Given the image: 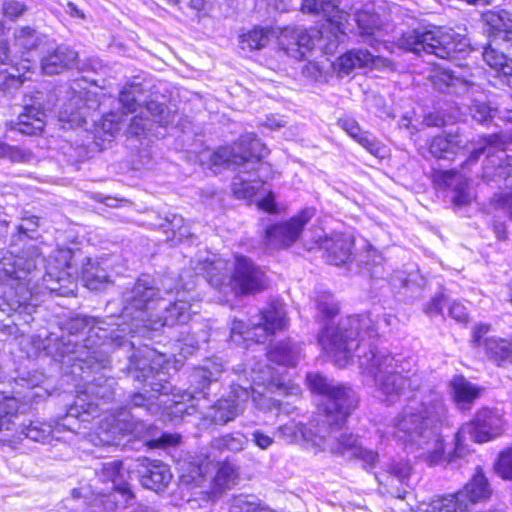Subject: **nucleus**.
<instances>
[{
	"label": "nucleus",
	"mask_w": 512,
	"mask_h": 512,
	"mask_svg": "<svg viewBox=\"0 0 512 512\" xmlns=\"http://www.w3.org/2000/svg\"><path fill=\"white\" fill-rule=\"evenodd\" d=\"M131 331L128 326L113 328L107 319L77 314L66 319L56 333L48 329L40 331L38 350L59 365L61 382L72 385L79 393L58 425L69 431L79 428L78 422H86L107 410L102 405L112 403L117 395L116 379L109 373L113 359L133 353L139 337L161 342L162 335L146 327L135 329L132 339L123 334Z\"/></svg>",
	"instance_id": "obj_1"
},
{
	"label": "nucleus",
	"mask_w": 512,
	"mask_h": 512,
	"mask_svg": "<svg viewBox=\"0 0 512 512\" xmlns=\"http://www.w3.org/2000/svg\"><path fill=\"white\" fill-rule=\"evenodd\" d=\"M170 369L171 363L165 351L149 347L147 343L136 346L128 356V362L119 367V370L138 383L136 388L141 390L131 393L125 405L119 409L118 415L113 418V433L142 436L153 429V424L144 417L157 415L163 406H168L167 401L160 399L161 396H176ZM223 372V365L215 362L194 368L182 400L172 399L169 404V407L174 408L173 413L181 417L192 415L196 410L206 407L201 406V401L213 402L206 415L211 422L223 426L233 421L243 411V406L254 389L248 380H245V384L232 382L227 395L214 402L211 397L215 398L221 390Z\"/></svg>",
	"instance_id": "obj_2"
},
{
	"label": "nucleus",
	"mask_w": 512,
	"mask_h": 512,
	"mask_svg": "<svg viewBox=\"0 0 512 512\" xmlns=\"http://www.w3.org/2000/svg\"><path fill=\"white\" fill-rule=\"evenodd\" d=\"M317 310L321 320L326 322L318 338L323 348L342 365L347 364L354 355L358 357L360 366L373 377L377 389L386 396L388 404L393 403L406 390L419 389L420 377L416 373L409 374L404 357L378 349V327L371 312L347 316L337 325L331 326L328 322L337 316L339 307L330 294L317 301Z\"/></svg>",
	"instance_id": "obj_3"
},
{
	"label": "nucleus",
	"mask_w": 512,
	"mask_h": 512,
	"mask_svg": "<svg viewBox=\"0 0 512 512\" xmlns=\"http://www.w3.org/2000/svg\"><path fill=\"white\" fill-rule=\"evenodd\" d=\"M203 281L201 275L187 270L179 275L176 281L172 277H163L159 280L149 274H141L133 286L123 293V307L119 316L111 315L106 319L113 328L128 326L131 331L123 333L126 338L132 339L135 329L146 327L156 330L162 335L161 342H155L139 337L140 343H147L149 347L166 348L167 336L164 328L185 326L191 318V301L196 300L199 294H192L194 289Z\"/></svg>",
	"instance_id": "obj_4"
},
{
	"label": "nucleus",
	"mask_w": 512,
	"mask_h": 512,
	"mask_svg": "<svg viewBox=\"0 0 512 512\" xmlns=\"http://www.w3.org/2000/svg\"><path fill=\"white\" fill-rule=\"evenodd\" d=\"M306 383L313 394L320 396L318 406L328 426V435L319 434L306 424L291 420L279 426L281 436L291 443L303 442L315 452L329 450L334 455L358 460L366 471L377 477L378 452L364 447L358 435L340 432L357 407L356 392L351 386L335 382L319 372L307 373Z\"/></svg>",
	"instance_id": "obj_5"
},
{
	"label": "nucleus",
	"mask_w": 512,
	"mask_h": 512,
	"mask_svg": "<svg viewBox=\"0 0 512 512\" xmlns=\"http://www.w3.org/2000/svg\"><path fill=\"white\" fill-rule=\"evenodd\" d=\"M0 279L7 283L3 285L0 294V311L17 327L29 326L31 329H41L39 319L43 309L40 305L45 296H74L77 283L65 269L40 267L39 273H31L21 277L17 274H7L0 261Z\"/></svg>",
	"instance_id": "obj_6"
},
{
	"label": "nucleus",
	"mask_w": 512,
	"mask_h": 512,
	"mask_svg": "<svg viewBox=\"0 0 512 512\" xmlns=\"http://www.w3.org/2000/svg\"><path fill=\"white\" fill-rule=\"evenodd\" d=\"M399 46L419 57L434 56L455 63L461 71L450 67L438 66L431 75L433 87L441 93L462 96L470 94L476 82V74L466 69L468 63H462L469 54L466 39L455 32L437 30H412L403 33L398 40Z\"/></svg>",
	"instance_id": "obj_7"
},
{
	"label": "nucleus",
	"mask_w": 512,
	"mask_h": 512,
	"mask_svg": "<svg viewBox=\"0 0 512 512\" xmlns=\"http://www.w3.org/2000/svg\"><path fill=\"white\" fill-rule=\"evenodd\" d=\"M395 438L407 447L427 449L426 461L429 466L441 463L453 464L470 450L466 441L480 444V412L476 411L472 421L464 423L454 436V446L445 451V441L439 432L436 419L423 413L402 414L395 419Z\"/></svg>",
	"instance_id": "obj_8"
},
{
	"label": "nucleus",
	"mask_w": 512,
	"mask_h": 512,
	"mask_svg": "<svg viewBox=\"0 0 512 512\" xmlns=\"http://www.w3.org/2000/svg\"><path fill=\"white\" fill-rule=\"evenodd\" d=\"M268 153L255 134H248L242 136L235 147L217 148L210 156V164L212 167L238 168L240 174L233 180V193L239 199H250L264 184L259 171L270 169V165L263 161Z\"/></svg>",
	"instance_id": "obj_9"
},
{
	"label": "nucleus",
	"mask_w": 512,
	"mask_h": 512,
	"mask_svg": "<svg viewBox=\"0 0 512 512\" xmlns=\"http://www.w3.org/2000/svg\"><path fill=\"white\" fill-rule=\"evenodd\" d=\"M341 0H302L303 13L322 14L327 20L323 29L310 28L309 30L295 27L292 29V47L288 48L291 56L304 60L315 48H319L327 55H333L339 44L346 37L348 15L340 8Z\"/></svg>",
	"instance_id": "obj_10"
},
{
	"label": "nucleus",
	"mask_w": 512,
	"mask_h": 512,
	"mask_svg": "<svg viewBox=\"0 0 512 512\" xmlns=\"http://www.w3.org/2000/svg\"><path fill=\"white\" fill-rule=\"evenodd\" d=\"M193 263L196 274L221 293L230 291L237 297H243L260 293L268 286L264 269L243 254L234 255L233 269L229 275L227 264L221 259L207 257Z\"/></svg>",
	"instance_id": "obj_11"
},
{
	"label": "nucleus",
	"mask_w": 512,
	"mask_h": 512,
	"mask_svg": "<svg viewBox=\"0 0 512 512\" xmlns=\"http://www.w3.org/2000/svg\"><path fill=\"white\" fill-rule=\"evenodd\" d=\"M41 218L33 214H25L12 233L7 253L2 257V268L5 273L17 274L21 277L31 273H39L40 267H46L37 241Z\"/></svg>",
	"instance_id": "obj_12"
},
{
	"label": "nucleus",
	"mask_w": 512,
	"mask_h": 512,
	"mask_svg": "<svg viewBox=\"0 0 512 512\" xmlns=\"http://www.w3.org/2000/svg\"><path fill=\"white\" fill-rule=\"evenodd\" d=\"M482 33L488 37L482 58L497 76L512 75V18L505 10L482 12Z\"/></svg>",
	"instance_id": "obj_13"
},
{
	"label": "nucleus",
	"mask_w": 512,
	"mask_h": 512,
	"mask_svg": "<svg viewBox=\"0 0 512 512\" xmlns=\"http://www.w3.org/2000/svg\"><path fill=\"white\" fill-rule=\"evenodd\" d=\"M316 209L306 206L287 220L267 225L263 232V243L267 248L282 250L296 243L306 225L315 216Z\"/></svg>",
	"instance_id": "obj_14"
},
{
	"label": "nucleus",
	"mask_w": 512,
	"mask_h": 512,
	"mask_svg": "<svg viewBox=\"0 0 512 512\" xmlns=\"http://www.w3.org/2000/svg\"><path fill=\"white\" fill-rule=\"evenodd\" d=\"M435 184L450 191L451 203L455 213L471 218L480 211V203L471 193V182L454 171H441L435 175Z\"/></svg>",
	"instance_id": "obj_15"
},
{
	"label": "nucleus",
	"mask_w": 512,
	"mask_h": 512,
	"mask_svg": "<svg viewBox=\"0 0 512 512\" xmlns=\"http://www.w3.org/2000/svg\"><path fill=\"white\" fill-rule=\"evenodd\" d=\"M209 337V331L203 327L196 329L187 324L182 326L174 340L167 338L166 341H164L166 346L171 345V353L164 350L167 353L168 361L170 362V356H176V353L182 358L194 355L201 348V345L208 342ZM160 350L163 351L162 349Z\"/></svg>",
	"instance_id": "obj_16"
},
{
	"label": "nucleus",
	"mask_w": 512,
	"mask_h": 512,
	"mask_svg": "<svg viewBox=\"0 0 512 512\" xmlns=\"http://www.w3.org/2000/svg\"><path fill=\"white\" fill-rule=\"evenodd\" d=\"M316 245L323 251V257L331 265H346L353 258L354 240L344 234L319 238Z\"/></svg>",
	"instance_id": "obj_17"
},
{
	"label": "nucleus",
	"mask_w": 512,
	"mask_h": 512,
	"mask_svg": "<svg viewBox=\"0 0 512 512\" xmlns=\"http://www.w3.org/2000/svg\"><path fill=\"white\" fill-rule=\"evenodd\" d=\"M78 52L66 44L49 46L41 57V71L45 75H57L74 67Z\"/></svg>",
	"instance_id": "obj_18"
},
{
	"label": "nucleus",
	"mask_w": 512,
	"mask_h": 512,
	"mask_svg": "<svg viewBox=\"0 0 512 512\" xmlns=\"http://www.w3.org/2000/svg\"><path fill=\"white\" fill-rule=\"evenodd\" d=\"M46 112L38 102L25 104L15 121H11L10 131L26 136L40 135L46 126Z\"/></svg>",
	"instance_id": "obj_19"
},
{
	"label": "nucleus",
	"mask_w": 512,
	"mask_h": 512,
	"mask_svg": "<svg viewBox=\"0 0 512 512\" xmlns=\"http://www.w3.org/2000/svg\"><path fill=\"white\" fill-rule=\"evenodd\" d=\"M57 432L58 428L52 426L51 423L29 420V423L26 424L24 421L18 420L11 436L15 441L19 442L29 440L46 444L51 443L54 439H58V436H56Z\"/></svg>",
	"instance_id": "obj_20"
},
{
	"label": "nucleus",
	"mask_w": 512,
	"mask_h": 512,
	"mask_svg": "<svg viewBox=\"0 0 512 512\" xmlns=\"http://www.w3.org/2000/svg\"><path fill=\"white\" fill-rule=\"evenodd\" d=\"M113 490L107 494H101L94 498L92 507H102L99 512H115L120 508H126L135 501V494L130 482H112ZM94 512H98L94 510Z\"/></svg>",
	"instance_id": "obj_21"
},
{
	"label": "nucleus",
	"mask_w": 512,
	"mask_h": 512,
	"mask_svg": "<svg viewBox=\"0 0 512 512\" xmlns=\"http://www.w3.org/2000/svg\"><path fill=\"white\" fill-rule=\"evenodd\" d=\"M107 267V260L104 258L98 260L86 257L81 269L84 286L91 291H100L106 288L111 282Z\"/></svg>",
	"instance_id": "obj_22"
},
{
	"label": "nucleus",
	"mask_w": 512,
	"mask_h": 512,
	"mask_svg": "<svg viewBox=\"0 0 512 512\" xmlns=\"http://www.w3.org/2000/svg\"><path fill=\"white\" fill-rule=\"evenodd\" d=\"M449 392L455 406L461 410H470L480 396V387L468 381L463 375H455L449 383Z\"/></svg>",
	"instance_id": "obj_23"
},
{
	"label": "nucleus",
	"mask_w": 512,
	"mask_h": 512,
	"mask_svg": "<svg viewBox=\"0 0 512 512\" xmlns=\"http://www.w3.org/2000/svg\"><path fill=\"white\" fill-rule=\"evenodd\" d=\"M337 125L371 155L379 156L381 143L373 133L364 131L354 118H340L338 119Z\"/></svg>",
	"instance_id": "obj_24"
},
{
	"label": "nucleus",
	"mask_w": 512,
	"mask_h": 512,
	"mask_svg": "<svg viewBox=\"0 0 512 512\" xmlns=\"http://www.w3.org/2000/svg\"><path fill=\"white\" fill-rule=\"evenodd\" d=\"M89 108L84 105L80 96L72 97L68 102L61 105L59 109V120L68 123L70 127L89 130Z\"/></svg>",
	"instance_id": "obj_25"
},
{
	"label": "nucleus",
	"mask_w": 512,
	"mask_h": 512,
	"mask_svg": "<svg viewBox=\"0 0 512 512\" xmlns=\"http://www.w3.org/2000/svg\"><path fill=\"white\" fill-rule=\"evenodd\" d=\"M301 356V345L293 340H282L267 351L269 361L285 367H296Z\"/></svg>",
	"instance_id": "obj_26"
},
{
	"label": "nucleus",
	"mask_w": 512,
	"mask_h": 512,
	"mask_svg": "<svg viewBox=\"0 0 512 512\" xmlns=\"http://www.w3.org/2000/svg\"><path fill=\"white\" fill-rule=\"evenodd\" d=\"M124 468L121 460L108 462L95 461L93 466L81 469L82 480H124Z\"/></svg>",
	"instance_id": "obj_27"
},
{
	"label": "nucleus",
	"mask_w": 512,
	"mask_h": 512,
	"mask_svg": "<svg viewBox=\"0 0 512 512\" xmlns=\"http://www.w3.org/2000/svg\"><path fill=\"white\" fill-rule=\"evenodd\" d=\"M22 413L18 400L0 391V432L8 431L12 434Z\"/></svg>",
	"instance_id": "obj_28"
},
{
	"label": "nucleus",
	"mask_w": 512,
	"mask_h": 512,
	"mask_svg": "<svg viewBox=\"0 0 512 512\" xmlns=\"http://www.w3.org/2000/svg\"><path fill=\"white\" fill-rule=\"evenodd\" d=\"M254 325L256 326L254 329L261 328L268 334L283 330L286 327L285 310L276 304H271L260 311L259 321Z\"/></svg>",
	"instance_id": "obj_29"
},
{
	"label": "nucleus",
	"mask_w": 512,
	"mask_h": 512,
	"mask_svg": "<svg viewBox=\"0 0 512 512\" xmlns=\"http://www.w3.org/2000/svg\"><path fill=\"white\" fill-rule=\"evenodd\" d=\"M375 64V56L367 49L354 48L346 51L338 59L341 71L349 74L355 68L368 67Z\"/></svg>",
	"instance_id": "obj_30"
},
{
	"label": "nucleus",
	"mask_w": 512,
	"mask_h": 512,
	"mask_svg": "<svg viewBox=\"0 0 512 512\" xmlns=\"http://www.w3.org/2000/svg\"><path fill=\"white\" fill-rule=\"evenodd\" d=\"M344 12L349 16L348 20L352 19L356 23L358 31L363 37H371L381 29L382 22L380 15L377 13L361 10L351 16L346 11ZM349 25V21H347L345 24L346 32L350 30Z\"/></svg>",
	"instance_id": "obj_31"
},
{
	"label": "nucleus",
	"mask_w": 512,
	"mask_h": 512,
	"mask_svg": "<svg viewBox=\"0 0 512 512\" xmlns=\"http://www.w3.org/2000/svg\"><path fill=\"white\" fill-rule=\"evenodd\" d=\"M504 426L505 422L498 410L482 409V443L502 435Z\"/></svg>",
	"instance_id": "obj_32"
},
{
	"label": "nucleus",
	"mask_w": 512,
	"mask_h": 512,
	"mask_svg": "<svg viewBox=\"0 0 512 512\" xmlns=\"http://www.w3.org/2000/svg\"><path fill=\"white\" fill-rule=\"evenodd\" d=\"M272 35V29L255 26L253 29L240 36V46L243 50L250 52L261 50L268 45Z\"/></svg>",
	"instance_id": "obj_33"
},
{
	"label": "nucleus",
	"mask_w": 512,
	"mask_h": 512,
	"mask_svg": "<svg viewBox=\"0 0 512 512\" xmlns=\"http://www.w3.org/2000/svg\"><path fill=\"white\" fill-rule=\"evenodd\" d=\"M122 117L121 113L115 111L103 113L98 120L91 118V126L96 133L113 138L121 130Z\"/></svg>",
	"instance_id": "obj_34"
},
{
	"label": "nucleus",
	"mask_w": 512,
	"mask_h": 512,
	"mask_svg": "<svg viewBox=\"0 0 512 512\" xmlns=\"http://www.w3.org/2000/svg\"><path fill=\"white\" fill-rule=\"evenodd\" d=\"M458 149L459 145L454 138L443 136L434 137L429 145L430 154L443 160H453Z\"/></svg>",
	"instance_id": "obj_35"
},
{
	"label": "nucleus",
	"mask_w": 512,
	"mask_h": 512,
	"mask_svg": "<svg viewBox=\"0 0 512 512\" xmlns=\"http://www.w3.org/2000/svg\"><path fill=\"white\" fill-rule=\"evenodd\" d=\"M140 465L143 467L140 480H172L170 467L161 460L144 458Z\"/></svg>",
	"instance_id": "obj_36"
},
{
	"label": "nucleus",
	"mask_w": 512,
	"mask_h": 512,
	"mask_svg": "<svg viewBox=\"0 0 512 512\" xmlns=\"http://www.w3.org/2000/svg\"><path fill=\"white\" fill-rule=\"evenodd\" d=\"M382 469L398 480H408L412 476L413 465L407 457L397 455L383 463Z\"/></svg>",
	"instance_id": "obj_37"
},
{
	"label": "nucleus",
	"mask_w": 512,
	"mask_h": 512,
	"mask_svg": "<svg viewBox=\"0 0 512 512\" xmlns=\"http://www.w3.org/2000/svg\"><path fill=\"white\" fill-rule=\"evenodd\" d=\"M249 438L240 432L229 433L218 438H214L211 442L213 448L220 451L239 452L245 448Z\"/></svg>",
	"instance_id": "obj_38"
},
{
	"label": "nucleus",
	"mask_w": 512,
	"mask_h": 512,
	"mask_svg": "<svg viewBox=\"0 0 512 512\" xmlns=\"http://www.w3.org/2000/svg\"><path fill=\"white\" fill-rule=\"evenodd\" d=\"M485 349L487 355L498 364L512 357V344L505 339H486Z\"/></svg>",
	"instance_id": "obj_39"
},
{
	"label": "nucleus",
	"mask_w": 512,
	"mask_h": 512,
	"mask_svg": "<svg viewBox=\"0 0 512 512\" xmlns=\"http://www.w3.org/2000/svg\"><path fill=\"white\" fill-rule=\"evenodd\" d=\"M42 36L35 29L30 26H24L18 29L15 33V44L23 50L29 52L37 49L43 41Z\"/></svg>",
	"instance_id": "obj_40"
},
{
	"label": "nucleus",
	"mask_w": 512,
	"mask_h": 512,
	"mask_svg": "<svg viewBox=\"0 0 512 512\" xmlns=\"http://www.w3.org/2000/svg\"><path fill=\"white\" fill-rule=\"evenodd\" d=\"M230 483L236 484L237 482H209V487L199 492V500L211 504L223 500L227 497V492L233 488L232 485H229Z\"/></svg>",
	"instance_id": "obj_41"
},
{
	"label": "nucleus",
	"mask_w": 512,
	"mask_h": 512,
	"mask_svg": "<svg viewBox=\"0 0 512 512\" xmlns=\"http://www.w3.org/2000/svg\"><path fill=\"white\" fill-rule=\"evenodd\" d=\"M141 111L150 118L153 126L154 124H158L160 127H165L170 122L168 108L163 103L150 101Z\"/></svg>",
	"instance_id": "obj_42"
},
{
	"label": "nucleus",
	"mask_w": 512,
	"mask_h": 512,
	"mask_svg": "<svg viewBox=\"0 0 512 512\" xmlns=\"http://www.w3.org/2000/svg\"><path fill=\"white\" fill-rule=\"evenodd\" d=\"M46 376L42 371L37 369L25 370L18 372L14 378L15 383L22 388H41V385L45 382Z\"/></svg>",
	"instance_id": "obj_43"
},
{
	"label": "nucleus",
	"mask_w": 512,
	"mask_h": 512,
	"mask_svg": "<svg viewBox=\"0 0 512 512\" xmlns=\"http://www.w3.org/2000/svg\"><path fill=\"white\" fill-rule=\"evenodd\" d=\"M0 158L7 159L13 163H27L31 160L32 154L18 146L0 142Z\"/></svg>",
	"instance_id": "obj_44"
},
{
	"label": "nucleus",
	"mask_w": 512,
	"mask_h": 512,
	"mask_svg": "<svg viewBox=\"0 0 512 512\" xmlns=\"http://www.w3.org/2000/svg\"><path fill=\"white\" fill-rule=\"evenodd\" d=\"M153 128L152 121L144 115L143 111L133 116L127 127V134L134 137L145 136Z\"/></svg>",
	"instance_id": "obj_45"
},
{
	"label": "nucleus",
	"mask_w": 512,
	"mask_h": 512,
	"mask_svg": "<svg viewBox=\"0 0 512 512\" xmlns=\"http://www.w3.org/2000/svg\"><path fill=\"white\" fill-rule=\"evenodd\" d=\"M249 325L237 318L233 319L230 327L231 341L236 345L244 344L246 341L252 340L253 335Z\"/></svg>",
	"instance_id": "obj_46"
},
{
	"label": "nucleus",
	"mask_w": 512,
	"mask_h": 512,
	"mask_svg": "<svg viewBox=\"0 0 512 512\" xmlns=\"http://www.w3.org/2000/svg\"><path fill=\"white\" fill-rule=\"evenodd\" d=\"M494 469L503 480H512V447L499 454Z\"/></svg>",
	"instance_id": "obj_47"
},
{
	"label": "nucleus",
	"mask_w": 512,
	"mask_h": 512,
	"mask_svg": "<svg viewBox=\"0 0 512 512\" xmlns=\"http://www.w3.org/2000/svg\"><path fill=\"white\" fill-rule=\"evenodd\" d=\"M119 104L122 108V115L137 111L140 102L136 97V86L132 85L130 88H124L120 91Z\"/></svg>",
	"instance_id": "obj_48"
},
{
	"label": "nucleus",
	"mask_w": 512,
	"mask_h": 512,
	"mask_svg": "<svg viewBox=\"0 0 512 512\" xmlns=\"http://www.w3.org/2000/svg\"><path fill=\"white\" fill-rule=\"evenodd\" d=\"M232 512H275L269 507L263 505L257 500H248L247 497H237L234 499Z\"/></svg>",
	"instance_id": "obj_49"
},
{
	"label": "nucleus",
	"mask_w": 512,
	"mask_h": 512,
	"mask_svg": "<svg viewBox=\"0 0 512 512\" xmlns=\"http://www.w3.org/2000/svg\"><path fill=\"white\" fill-rule=\"evenodd\" d=\"M238 469L235 464L231 463L228 458L217 463L216 474L210 480H237Z\"/></svg>",
	"instance_id": "obj_50"
},
{
	"label": "nucleus",
	"mask_w": 512,
	"mask_h": 512,
	"mask_svg": "<svg viewBox=\"0 0 512 512\" xmlns=\"http://www.w3.org/2000/svg\"><path fill=\"white\" fill-rule=\"evenodd\" d=\"M447 303L446 296L440 292L433 296L423 307L424 313L429 317L443 315V309Z\"/></svg>",
	"instance_id": "obj_51"
},
{
	"label": "nucleus",
	"mask_w": 512,
	"mask_h": 512,
	"mask_svg": "<svg viewBox=\"0 0 512 512\" xmlns=\"http://www.w3.org/2000/svg\"><path fill=\"white\" fill-rule=\"evenodd\" d=\"M3 15L11 21L20 18L27 10L23 2L16 0L5 1L2 5Z\"/></svg>",
	"instance_id": "obj_52"
},
{
	"label": "nucleus",
	"mask_w": 512,
	"mask_h": 512,
	"mask_svg": "<svg viewBox=\"0 0 512 512\" xmlns=\"http://www.w3.org/2000/svg\"><path fill=\"white\" fill-rule=\"evenodd\" d=\"M167 224H162L163 227H166L168 230H171L174 234L178 233L179 236H185L188 231L184 226V218L181 215L170 214L165 218Z\"/></svg>",
	"instance_id": "obj_53"
},
{
	"label": "nucleus",
	"mask_w": 512,
	"mask_h": 512,
	"mask_svg": "<svg viewBox=\"0 0 512 512\" xmlns=\"http://www.w3.org/2000/svg\"><path fill=\"white\" fill-rule=\"evenodd\" d=\"M249 440L262 450L268 449L274 443V438L260 429L252 431Z\"/></svg>",
	"instance_id": "obj_54"
},
{
	"label": "nucleus",
	"mask_w": 512,
	"mask_h": 512,
	"mask_svg": "<svg viewBox=\"0 0 512 512\" xmlns=\"http://www.w3.org/2000/svg\"><path fill=\"white\" fill-rule=\"evenodd\" d=\"M257 207L269 214H277L280 212L279 205L273 193L261 197L257 202Z\"/></svg>",
	"instance_id": "obj_55"
},
{
	"label": "nucleus",
	"mask_w": 512,
	"mask_h": 512,
	"mask_svg": "<svg viewBox=\"0 0 512 512\" xmlns=\"http://www.w3.org/2000/svg\"><path fill=\"white\" fill-rule=\"evenodd\" d=\"M80 72H94L96 73L98 70L102 68V62L97 57H90L84 60H76L74 65Z\"/></svg>",
	"instance_id": "obj_56"
},
{
	"label": "nucleus",
	"mask_w": 512,
	"mask_h": 512,
	"mask_svg": "<svg viewBox=\"0 0 512 512\" xmlns=\"http://www.w3.org/2000/svg\"><path fill=\"white\" fill-rule=\"evenodd\" d=\"M448 314L459 323H466L468 321L466 307L458 301L449 303Z\"/></svg>",
	"instance_id": "obj_57"
},
{
	"label": "nucleus",
	"mask_w": 512,
	"mask_h": 512,
	"mask_svg": "<svg viewBox=\"0 0 512 512\" xmlns=\"http://www.w3.org/2000/svg\"><path fill=\"white\" fill-rule=\"evenodd\" d=\"M257 405L261 410H264L265 412L278 414L282 403L280 400L261 395Z\"/></svg>",
	"instance_id": "obj_58"
},
{
	"label": "nucleus",
	"mask_w": 512,
	"mask_h": 512,
	"mask_svg": "<svg viewBox=\"0 0 512 512\" xmlns=\"http://www.w3.org/2000/svg\"><path fill=\"white\" fill-rule=\"evenodd\" d=\"M156 441L160 447H176L181 443V436L179 434L160 432Z\"/></svg>",
	"instance_id": "obj_59"
},
{
	"label": "nucleus",
	"mask_w": 512,
	"mask_h": 512,
	"mask_svg": "<svg viewBox=\"0 0 512 512\" xmlns=\"http://www.w3.org/2000/svg\"><path fill=\"white\" fill-rule=\"evenodd\" d=\"M143 487L155 491L158 495L163 496L168 493L169 486L172 482H141ZM176 488L180 482H173Z\"/></svg>",
	"instance_id": "obj_60"
},
{
	"label": "nucleus",
	"mask_w": 512,
	"mask_h": 512,
	"mask_svg": "<svg viewBox=\"0 0 512 512\" xmlns=\"http://www.w3.org/2000/svg\"><path fill=\"white\" fill-rule=\"evenodd\" d=\"M425 122L428 126H435V127H442L445 126L446 121L442 115H440L438 112L435 113H429L425 117Z\"/></svg>",
	"instance_id": "obj_61"
},
{
	"label": "nucleus",
	"mask_w": 512,
	"mask_h": 512,
	"mask_svg": "<svg viewBox=\"0 0 512 512\" xmlns=\"http://www.w3.org/2000/svg\"><path fill=\"white\" fill-rule=\"evenodd\" d=\"M480 157V147H475L471 152L470 156L463 162V168H466L470 165H474L477 163Z\"/></svg>",
	"instance_id": "obj_62"
},
{
	"label": "nucleus",
	"mask_w": 512,
	"mask_h": 512,
	"mask_svg": "<svg viewBox=\"0 0 512 512\" xmlns=\"http://www.w3.org/2000/svg\"><path fill=\"white\" fill-rule=\"evenodd\" d=\"M88 488H74L71 490V496L73 499H84L86 504H90L87 498Z\"/></svg>",
	"instance_id": "obj_63"
},
{
	"label": "nucleus",
	"mask_w": 512,
	"mask_h": 512,
	"mask_svg": "<svg viewBox=\"0 0 512 512\" xmlns=\"http://www.w3.org/2000/svg\"><path fill=\"white\" fill-rule=\"evenodd\" d=\"M67 12L70 14V16L75 18H84V13L82 10L78 8V6L72 2H69L67 5Z\"/></svg>",
	"instance_id": "obj_64"
}]
</instances>
